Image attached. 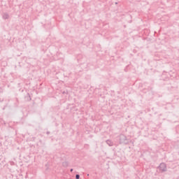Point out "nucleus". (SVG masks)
Listing matches in <instances>:
<instances>
[{"mask_svg": "<svg viewBox=\"0 0 179 179\" xmlns=\"http://www.w3.org/2000/svg\"><path fill=\"white\" fill-rule=\"evenodd\" d=\"M80 176L79 174L76 175V179H80Z\"/></svg>", "mask_w": 179, "mask_h": 179, "instance_id": "423d86ee", "label": "nucleus"}, {"mask_svg": "<svg viewBox=\"0 0 179 179\" xmlns=\"http://www.w3.org/2000/svg\"><path fill=\"white\" fill-rule=\"evenodd\" d=\"M120 142L121 143H124L125 145H127V143H128V140L127 139V136H125V135L122 134L120 136Z\"/></svg>", "mask_w": 179, "mask_h": 179, "instance_id": "f257e3e1", "label": "nucleus"}, {"mask_svg": "<svg viewBox=\"0 0 179 179\" xmlns=\"http://www.w3.org/2000/svg\"><path fill=\"white\" fill-rule=\"evenodd\" d=\"M49 134H50L49 131H48V132H47V134L49 135Z\"/></svg>", "mask_w": 179, "mask_h": 179, "instance_id": "6e6552de", "label": "nucleus"}, {"mask_svg": "<svg viewBox=\"0 0 179 179\" xmlns=\"http://www.w3.org/2000/svg\"><path fill=\"white\" fill-rule=\"evenodd\" d=\"M62 164L64 167H66V166H68V162H63Z\"/></svg>", "mask_w": 179, "mask_h": 179, "instance_id": "39448f33", "label": "nucleus"}, {"mask_svg": "<svg viewBox=\"0 0 179 179\" xmlns=\"http://www.w3.org/2000/svg\"><path fill=\"white\" fill-rule=\"evenodd\" d=\"M3 19H9V14L8 13H3Z\"/></svg>", "mask_w": 179, "mask_h": 179, "instance_id": "20e7f679", "label": "nucleus"}, {"mask_svg": "<svg viewBox=\"0 0 179 179\" xmlns=\"http://www.w3.org/2000/svg\"><path fill=\"white\" fill-rule=\"evenodd\" d=\"M106 143L108 145V146H113V145H114V143L111 141V140H107Z\"/></svg>", "mask_w": 179, "mask_h": 179, "instance_id": "7ed1b4c3", "label": "nucleus"}, {"mask_svg": "<svg viewBox=\"0 0 179 179\" xmlns=\"http://www.w3.org/2000/svg\"><path fill=\"white\" fill-rule=\"evenodd\" d=\"M70 171L72 173V172L73 171V169H71L70 170Z\"/></svg>", "mask_w": 179, "mask_h": 179, "instance_id": "0eeeda50", "label": "nucleus"}, {"mask_svg": "<svg viewBox=\"0 0 179 179\" xmlns=\"http://www.w3.org/2000/svg\"><path fill=\"white\" fill-rule=\"evenodd\" d=\"M159 169L161 171H167V166L164 163H161L159 166Z\"/></svg>", "mask_w": 179, "mask_h": 179, "instance_id": "f03ea898", "label": "nucleus"}]
</instances>
